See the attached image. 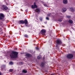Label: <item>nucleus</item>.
Segmentation results:
<instances>
[{
    "mask_svg": "<svg viewBox=\"0 0 75 75\" xmlns=\"http://www.w3.org/2000/svg\"><path fill=\"white\" fill-rule=\"evenodd\" d=\"M46 32V31L44 29H42L41 30V33H45Z\"/></svg>",
    "mask_w": 75,
    "mask_h": 75,
    "instance_id": "nucleus-12",
    "label": "nucleus"
},
{
    "mask_svg": "<svg viewBox=\"0 0 75 75\" xmlns=\"http://www.w3.org/2000/svg\"><path fill=\"white\" fill-rule=\"evenodd\" d=\"M41 58H42V57L41 56H39L37 57V58L38 59H41Z\"/></svg>",
    "mask_w": 75,
    "mask_h": 75,
    "instance_id": "nucleus-15",
    "label": "nucleus"
},
{
    "mask_svg": "<svg viewBox=\"0 0 75 75\" xmlns=\"http://www.w3.org/2000/svg\"><path fill=\"white\" fill-rule=\"evenodd\" d=\"M3 8L4 9V10H7L8 9L7 6H3Z\"/></svg>",
    "mask_w": 75,
    "mask_h": 75,
    "instance_id": "nucleus-8",
    "label": "nucleus"
},
{
    "mask_svg": "<svg viewBox=\"0 0 75 75\" xmlns=\"http://www.w3.org/2000/svg\"><path fill=\"white\" fill-rule=\"evenodd\" d=\"M0 75H1V73H0Z\"/></svg>",
    "mask_w": 75,
    "mask_h": 75,
    "instance_id": "nucleus-30",
    "label": "nucleus"
},
{
    "mask_svg": "<svg viewBox=\"0 0 75 75\" xmlns=\"http://www.w3.org/2000/svg\"><path fill=\"white\" fill-rule=\"evenodd\" d=\"M42 3H44V2L43 1H42Z\"/></svg>",
    "mask_w": 75,
    "mask_h": 75,
    "instance_id": "nucleus-29",
    "label": "nucleus"
},
{
    "mask_svg": "<svg viewBox=\"0 0 75 75\" xmlns=\"http://www.w3.org/2000/svg\"><path fill=\"white\" fill-rule=\"evenodd\" d=\"M25 37H26V38H28V36L27 35H24Z\"/></svg>",
    "mask_w": 75,
    "mask_h": 75,
    "instance_id": "nucleus-22",
    "label": "nucleus"
},
{
    "mask_svg": "<svg viewBox=\"0 0 75 75\" xmlns=\"http://www.w3.org/2000/svg\"><path fill=\"white\" fill-rule=\"evenodd\" d=\"M56 47H58V45H57Z\"/></svg>",
    "mask_w": 75,
    "mask_h": 75,
    "instance_id": "nucleus-31",
    "label": "nucleus"
},
{
    "mask_svg": "<svg viewBox=\"0 0 75 75\" xmlns=\"http://www.w3.org/2000/svg\"><path fill=\"white\" fill-rule=\"evenodd\" d=\"M19 22H20L22 24H24V21H23L22 20V21H20Z\"/></svg>",
    "mask_w": 75,
    "mask_h": 75,
    "instance_id": "nucleus-16",
    "label": "nucleus"
},
{
    "mask_svg": "<svg viewBox=\"0 0 75 75\" xmlns=\"http://www.w3.org/2000/svg\"><path fill=\"white\" fill-rule=\"evenodd\" d=\"M48 16H51V13H49L47 15Z\"/></svg>",
    "mask_w": 75,
    "mask_h": 75,
    "instance_id": "nucleus-24",
    "label": "nucleus"
},
{
    "mask_svg": "<svg viewBox=\"0 0 75 75\" xmlns=\"http://www.w3.org/2000/svg\"><path fill=\"white\" fill-rule=\"evenodd\" d=\"M58 21H60V22L62 21V19H59Z\"/></svg>",
    "mask_w": 75,
    "mask_h": 75,
    "instance_id": "nucleus-21",
    "label": "nucleus"
},
{
    "mask_svg": "<svg viewBox=\"0 0 75 75\" xmlns=\"http://www.w3.org/2000/svg\"><path fill=\"white\" fill-rule=\"evenodd\" d=\"M69 23H70L71 24H72V23H73V21L72 20H69Z\"/></svg>",
    "mask_w": 75,
    "mask_h": 75,
    "instance_id": "nucleus-14",
    "label": "nucleus"
},
{
    "mask_svg": "<svg viewBox=\"0 0 75 75\" xmlns=\"http://www.w3.org/2000/svg\"><path fill=\"white\" fill-rule=\"evenodd\" d=\"M35 3H34V5L32 6V8H37V6L36 5H35Z\"/></svg>",
    "mask_w": 75,
    "mask_h": 75,
    "instance_id": "nucleus-5",
    "label": "nucleus"
},
{
    "mask_svg": "<svg viewBox=\"0 0 75 75\" xmlns=\"http://www.w3.org/2000/svg\"><path fill=\"white\" fill-rule=\"evenodd\" d=\"M67 57L68 58H71L73 57V55L72 54H69L67 55Z\"/></svg>",
    "mask_w": 75,
    "mask_h": 75,
    "instance_id": "nucleus-3",
    "label": "nucleus"
},
{
    "mask_svg": "<svg viewBox=\"0 0 75 75\" xmlns=\"http://www.w3.org/2000/svg\"><path fill=\"white\" fill-rule=\"evenodd\" d=\"M56 43L59 44H62L61 40L59 39L57 40L56 41Z\"/></svg>",
    "mask_w": 75,
    "mask_h": 75,
    "instance_id": "nucleus-2",
    "label": "nucleus"
},
{
    "mask_svg": "<svg viewBox=\"0 0 75 75\" xmlns=\"http://www.w3.org/2000/svg\"><path fill=\"white\" fill-rule=\"evenodd\" d=\"M63 3L64 4H67L68 1L67 0H63Z\"/></svg>",
    "mask_w": 75,
    "mask_h": 75,
    "instance_id": "nucleus-7",
    "label": "nucleus"
},
{
    "mask_svg": "<svg viewBox=\"0 0 75 75\" xmlns=\"http://www.w3.org/2000/svg\"><path fill=\"white\" fill-rule=\"evenodd\" d=\"M67 11V9L65 8H63L62 9V11L63 13H64Z\"/></svg>",
    "mask_w": 75,
    "mask_h": 75,
    "instance_id": "nucleus-6",
    "label": "nucleus"
},
{
    "mask_svg": "<svg viewBox=\"0 0 75 75\" xmlns=\"http://www.w3.org/2000/svg\"><path fill=\"white\" fill-rule=\"evenodd\" d=\"M67 17H68V18H70V16H67Z\"/></svg>",
    "mask_w": 75,
    "mask_h": 75,
    "instance_id": "nucleus-28",
    "label": "nucleus"
},
{
    "mask_svg": "<svg viewBox=\"0 0 75 75\" xmlns=\"http://www.w3.org/2000/svg\"><path fill=\"white\" fill-rule=\"evenodd\" d=\"M4 17V15L2 13L0 14V20H1L3 19V18Z\"/></svg>",
    "mask_w": 75,
    "mask_h": 75,
    "instance_id": "nucleus-4",
    "label": "nucleus"
},
{
    "mask_svg": "<svg viewBox=\"0 0 75 75\" xmlns=\"http://www.w3.org/2000/svg\"><path fill=\"white\" fill-rule=\"evenodd\" d=\"M10 72H11L12 71H13V69H10Z\"/></svg>",
    "mask_w": 75,
    "mask_h": 75,
    "instance_id": "nucleus-25",
    "label": "nucleus"
},
{
    "mask_svg": "<svg viewBox=\"0 0 75 75\" xmlns=\"http://www.w3.org/2000/svg\"><path fill=\"white\" fill-rule=\"evenodd\" d=\"M10 65H13V63L11 62H9Z\"/></svg>",
    "mask_w": 75,
    "mask_h": 75,
    "instance_id": "nucleus-19",
    "label": "nucleus"
},
{
    "mask_svg": "<svg viewBox=\"0 0 75 75\" xmlns=\"http://www.w3.org/2000/svg\"><path fill=\"white\" fill-rule=\"evenodd\" d=\"M35 49H36V50H38V48L36 47L35 48Z\"/></svg>",
    "mask_w": 75,
    "mask_h": 75,
    "instance_id": "nucleus-27",
    "label": "nucleus"
},
{
    "mask_svg": "<svg viewBox=\"0 0 75 75\" xmlns=\"http://www.w3.org/2000/svg\"><path fill=\"white\" fill-rule=\"evenodd\" d=\"M40 21H41L42 20V18H40Z\"/></svg>",
    "mask_w": 75,
    "mask_h": 75,
    "instance_id": "nucleus-23",
    "label": "nucleus"
},
{
    "mask_svg": "<svg viewBox=\"0 0 75 75\" xmlns=\"http://www.w3.org/2000/svg\"><path fill=\"white\" fill-rule=\"evenodd\" d=\"M23 72L24 73H27V70H24L23 71Z\"/></svg>",
    "mask_w": 75,
    "mask_h": 75,
    "instance_id": "nucleus-17",
    "label": "nucleus"
},
{
    "mask_svg": "<svg viewBox=\"0 0 75 75\" xmlns=\"http://www.w3.org/2000/svg\"><path fill=\"white\" fill-rule=\"evenodd\" d=\"M26 56L28 57H31V55L27 53L26 54Z\"/></svg>",
    "mask_w": 75,
    "mask_h": 75,
    "instance_id": "nucleus-13",
    "label": "nucleus"
},
{
    "mask_svg": "<svg viewBox=\"0 0 75 75\" xmlns=\"http://www.w3.org/2000/svg\"><path fill=\"white\" fill-rule=\"evenodd\" d=\"M70 10L72 11V12H74L75 11L74 9V8L72 7L70 8Z\"/></svg>",
    "mask_w": 75,
    "mask_h": 75,
    "instance_id": "nucleus-11",
    "label": "nucleus"
},
{
    "mask_svg": "<svg viewBox=\"0 0 75 75\" xmlns=\"http://www.w3.org/2000/svg\"><path fill=\"white\" fill-rule=\"evenodd\" d=\"M18 53L16 52H12V53L10 54V57L12 58H17Z\"/></svg>",
    "mask_w": 75,
    "mask_h": 75,
    "instance_id": "nucleus-1",
    "label": "nucleus"
},
{
    "mask_svg": "<svg viewBox=\"0 0 75 75\" xmlns=\"http://www.w3.org/2000/svg\"><path fill=\"white\" fill-rule=\"evenodd\" d=\"M40 66L41 67H44V63H42L41 64Z\"/></svg>",
    "mask_w": 75,
    "mask_h": 75,
    "instance_id": "nucleus-18",
    "label": "nucleus"
},
{
    "mask_svg": "<svg viewBox=\"0 0 75 75\" xmlns=\"http://www.w3.org/2000/svg\"><path fill=\"white\" fill-rule=\"evenodd\" d=\"M46 19H47V20H49V18H48L47 17L46 18Z\"/></svg>",
    "mask_w": 75,
    "mask_h": 75,
    "instance_id": "nucleus-26",
    "label": "nucleus"
},
{
    "mask_svg": "<svg viewBox=\"0 0 75 75\" xmlns=\"http://www.w3.org/2000/svg\"><path fill=\"white\" fill-rule=\"evenodd\" d=\"M24 24H28V22L27 21V19H25L24 21Z\"/></svg>",
    "mask_w": 75,
    "mask_h": 75,
    "instance_id": "nucleus-10",
    "label": "nucleus"
},
{
    "mask_svg": "<svg viewBox=\"0 0 75 75\" xmlns=\"http://www.w3.org/2000/svg\"><path fill=\"white\" fill-rule=\"evenodd\" d=\"M36 12H37V13H39L40 12V10L39 9H37L35 10Z\"/></svg>",
    "mask_w": 75,
    "mask_h": 75,
    "instance_id": "nucleus-9",
    "label": "nucleus"
},
{
    "mask_svg": "<svg viewBox=\"0 0 75 75\" xmlns=\"http://www.w3.org/2000/svg\"><path fill=\"white\" fill-rule=\"evenodd\" d=\"M44 6H45V7H48V6L45 4H44Z\"/></svg>",
    "mask_w": 75,
    "mask_h": 75,
    "instance_id": "nucleus-20",
    "label": "nucleus"
}]
</instances>
